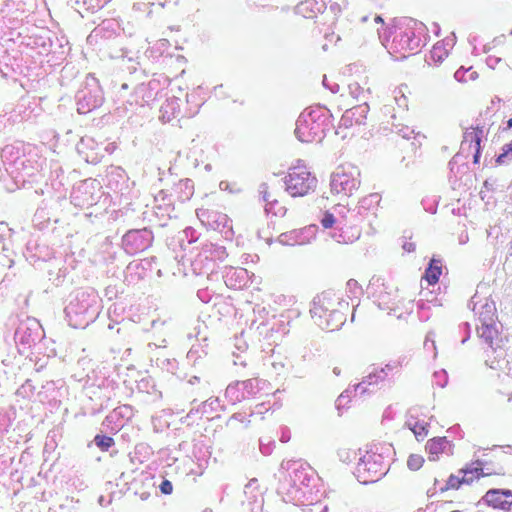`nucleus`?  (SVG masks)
<instances>
[{
	"mask_svg": "<svg viewBox=\"0 0 512 512\" xmlns=\"http://www.w3.org/2000/svg\"><path fill=\"white\" fill-rule=\"evenodd\" d=\"M375 20L376 21H382V18L380 16H377Z\"/></svg>",
	"mask_w": 512,
	"mask_h": 512,
	"instance_id": "obj_64",
	"label": "nucleus"
},
{
	"mask_svg": "<svg viewBox=\"0 0 512 512\" xmlns=\"http://www.w3.org/2000/svg\"><path fill=\"white\" fill-rule=\"evenodd\" d=\"M402 247L406 252H412L415 250V244L412 242L405 241Z\"/></svg>",
	"mask_w": 512,
	"mask_h": 512,
	"instance_id": "obj_43",
	"label": "nucleus"
},
{
	"mask_svg": "<svg viewBox=\"0 0 512 512\" xmlns=\"http://www.w3.org/2000/svg\"><path fill=\"white\" fill-rule=\"evenodd\" d=\"M483 465V461L478 459L472 462L469 466H466L460 470V473H463L462 478L451 474L446 482V485L440 489L441 492H445L449 489H458L464 483H471L473 481V477H469L468 475L470 474L476 475L477 478L490 475V472H484Z\"/></svg>",
	"mask_w": 512,
	"mask_h": 512,
	"instance_id": "obj_10",
	"label": "nucleus"
},
{
	"mask_svg": "<svg viewBox=\"0 0 512 512\" xmlns=\"http://www.w3.org/2000/svg\"><path fill=\"white\" fill-rule=\"evenodd\" d=\"M508 255L509 257H512V240L510 241L509 243V247H508Z\"/></svg>",
	"mask_w": 512,
	"mask_h": 512,
	"instance_id": "obj_54",
	"label": "nucleus"
},
{
	"mask_svg": "<svg viewBox=\"0 0 512 512\" xmlns=\"http://www.w3.org/2000/svg\"><path fill=\"white\" fill-rule=\"evenodd\" d=\"M82 3L87 11L92 12L104 6V4H102V0H83Z\"/></svg>",
	"mask_w": 512,
	"mask_h": 512,
	"instance_id": "obj_33",
	"label": "nucleus"
},
{
	"mask_svg": "<svg viewBox=\"0 0 512 512\" xmlns=\"http://www.w3.org/2000/svg\"><path fill=\"white\" fill-rule=\"evenodd\" d=\"M397 367V364H386L385 367L381 368L379 371H383V376H387L389 371H392L394 368Z\"/></svg>",
	"mask_w": 512,
	"mask_h": 512,
	"instance_id": "obj_42",
	"label": "nucleus"
},
{
	"mask_svg": "<svg viewBox=\"0 0 512 512\" xmlns=\"http://www.w3.org/2000/svg\"><path fill=\"white\" fill-rule=\"evenodd\" d=\"M153 241V234L150 230L137 229L128 231L122 239V244L125 251L129 254H136L142 252L151 246Z\"/></svg>",
	"mask_w": 512,
	"mask_h": 512,
	"instance_id": "obj_9",
	"label": "nucleus"
},
{
	"mask_svg": "<svg viewBox=\"0 0 512 512\" xmlns=\"http://www.w3.org/2000/svg\"><path fill=\"white\" fill-rule=\"evenodd\" d=\"M323 85H324L326 88H329V86H330L329 82L327 81L326 76H324V79H323Z\"/></svg>",
	"mask_w": 512,
	"mask_h": 512,
	"instance_id": "obj_56",
	"label": "nucleus"
},
{
	"mask_svg": "<svg viewBox=\"0 0 512 512\" xmlns=\"http://www.w3.org/2000/svg\"><path fill=\"white\" fill-rule=\"evenodd\" d=\"M459 75H460V70H457V71L455 72V78H456V79H459Z\"/></svg>",
	"mask_w": 512,
	"mask_h": 512,
	"instance_id": "obj_60",
	"label": "nucleus"
},
{
	"mask_svg": "<svg viewBox=\"0 0 512 512\" xmlns=\"http://www.w3.org/2000/svg\"><path fill=\"white\" fill-rule=\"evenodd\" d=\"M497 102H500V98H495V99L492 100V104L493 103H497Z\"/></svg>",
	"mask_w": 512,
	"mask_h": 512,
	"instance_id": "obj_62",
	"label": "nucleus"
},
{
	"mask_svg": "<svg viewBox=\"0 0 512 512\" xmlns=\"http://www.w3.org/2000/svg\"><path fill=\"white\" fill-rule=\"evenodd\" d=\"M317 178L304 167L290 169L284 178L285 190L292 197H303L317 187Z\"/></svg>",
	"mask_w": 512,
	"mask_h": 512,
	"instance_id": "obj_5",
	"label": "nucleus"
},
{
	"mask_svg": "<svg viewBox=\"0 0 512 512\" xmlns=\"http://www.w3.org/2000/svg\"><path fill=\"white\" fill-rule=\"evenodd\" d=\"M333 372H334V374H335V375H339V374H340V369H339V368H337V367H335V368L333 369Z\"/></svg>",
	"mask_w": 512,
	"mask_h": 512,
	"instance_id": "obj_58",
	"label": "nucleus"
},
{
	"mask_svg": "<svg viewBox=\"0 0 512 512\" xmlns=\"http://www.w3.org/2000/svg\"><path fill=\"white\" fill-rule=\"evenodd\" d=\"M511 160H512V140L503 146L502 152L496 158V163L499 165H502Z\"/></svg>",
	"mask_w": 512,
	"mask_h": 512,
	"instance_id": "obj_26",
	"label": "nucleus"
},
{
	"mask_svg": "<svg viewBox=\"0 0 512 512\" xmlns=\"http://www.w3.org/2000/svg\"><path fill=\"white\" fill-rule=\"evenodd\" d=\"M380 195L378 193H371L368 196L362 198L357 206V213L362 214V211H367L377 206L380 202Z\"/></svg>",
	"mask_w": 512,
	"mask_h": 512,
	"instance_id": "obj_22",
	"label": "nucleus"
},
{
	"mask_svg": "<svg viewBox=\"0 0 512 512\" xmlns=\"http://www.w3.org/2000/svg\"><path fill=\"white\" fill-rule=\"evenodd\" d=\"M318 110H310L300 114L296 121L295 136L300 142L310 143L321 140L324 126L319 122Z\"/></svg>",
	"mask_w": 512,
	"mask_h": 512,
	"instance_id": "obj_6",
	"label": "nucleus"
},
{
	"mask_svg": "<svg viewBox=\"0 0 512 512\" xmlns=\"http://www.w3.org/2000/svg\"><path fill=\"white\" fill-rule=\"evenodd\" d=\"M424 463V458L418 454H411L407 460V466L412 471L419 470Z\"/></svg>",
	"mask_w": 512,
	"mask_h": 512,
	"instance_id": "obj_30",
	"label": "nucleus"
},
{
	"mask_svg": "<svg viewBox=\"0 0 512 512\" xmlns=\"http://www.w3.org/2000/svg\"><path fill=\"white\" fill-rule=\"evenodd\" d=\"M486 365L489 366L491 369H498L499 368V361L493 360L489 362L486 360Z\"/></svg>",
	"mask_w": 512,
	"mask_h": 512,
	"instance_id": "obj_49",
	"label": "nucleus"
},
{
	"mask_svg": "<svg viewBox=\"0 0 512 512\" xmlns=\"http://www.w3.org/2000/svg\"><path fill=\"white\" fill-rule=\"evenodd\" d=\"M480 145L479 146H476V151L473 155V162L474 163H478L479 160H480V156H481V151H480Z\"/></svg>",
	"mask_w": 512,
	"mask_h": 512,
	"instance_id": "obj_45",
	"label": "nucleus"
},
{
	"mask_svg": "<svg viewBox=\"0 0 512 512\" xmlns=\"http://www.w3.org/2000/svg\"><path fill=\"white\" fill-rule=\"evenodd\" d=\"M442 273V264L440 260L432 258L425 270L424 279L429 285H434L438 282Z\"/></svg>",
	"mask_w": 512,
	"mask_h": 512,
	"instance_id": "obj_18",
	"label": "nucleus"
},
{
	"mask_svg": "<svg viewBox=\"0 0 512 512\" xmlns=\"http://www.w3.org/2000/svg\"><path fill=\"white\" fill-rule=\"evenodd\" d=\"M368 112L369 106L366 102L347 109L340 119L336 133L340 134V130L343 128L348 129L353 126L365 125Z\"/></svg>",
	"mask_w": 512,
	"mask_h": 512,
	"instance_id": "obj_12",
	"label": "nucleus"
},
{
	"mask_svg": "<svg viewBox=\"0 0 512 512\" xmlns=\"http://www.w3.org/2000/svg\"><path fill=\"white\" fill-rule=\"evenodd\" d=\"M347 306L348 303L342 301L336 293L325 291L314 298L310 314L319 328L334 331L345 323L346 316L342 308Z\"/></svg>",
	"mask_w": 512,
	"mask_h": 512,
	"instance_id": "obj_1",
	"label": "nucleus"
},
{
	"mask_svg": "<svg viewBox=\"0 0 512 512\" xmlns=\"http://www.w3.org/2000/svg\"><path fill=\"white\" fill-rule=\"evenodd\" d=\"M397 94L395 95V101L397 103V105L399 107H407V99L406 97L404 96V94L401 92V90H399L398 92H396Z\"/></svg>",
	"mask_w": 512,
	"mask_h": 512,
	"instance_id": "obj_41",
	"label": "nucleus"
},
{
	"mask_svg": "<svg viewBox=\"0 0 512 512\" xmlns=\"http://www.w3.org/2000/svg\"><path fill=\"white\" fill-rule=\"evenodd\" d=\"M96 295L90 294L85 291H80L76 294L75 298L65 307L67 316H86L88 319H93L97 313L96 308Z\"/></svg>",
	"mask_w": 512,
	"mask_h": 512,
	"instance_id": "obj_8",
	"label": "nucleus"
},
{
	"mask_svg": "<svg viewBox=\"0 0 512 512\" xmlns=\"http://www.w3.org/2000/svg\"><path fill=\"white\" fill-rule=\"evenodd\" d=\"M387 470L383 458L379 454L367 453L359 458L356 467V473L359 481L363 483H373L386 474Z\"/></svg>",
	"mask_w": 512,
	"mask_h": 512,
	"instance_id": "obj_7",
	"label": "nucleus"
},
{
	"mask_svg": "<svg viewBox=\"0 0 512 512\" xmlns=\"http://www.w3.org/2000/svg\"><path fill=\"white\" fill-rule=\"evenodd\" d=\"M392 133L402 137L403 139H410L414 134V130L408 126L402 124H392L391 128Z\"/></svg>",
	"mask_w": 512,
	"mask_h": 512,
	"instance_id": "obj_27",
	"label": "nucleus"
},
{
	"mask_svg": "<svg viewBox=\"0 0 512 512\" xmlns=\"http://www.w3.org/2000/svg\"><path fill=\"white\" fill-rule=\"evenodd\" d=\"M471 303L480 323V325H477L478 337L497 353L502 343V338L500 337L502 325L498 322L495 302L489 298L478 300V296L475 294L471 299Z\"/></svg>",
	"mask_w": 512,
	"mask_h": 512,
	"instance_id": "obj_2",
	"label": "nucleus"
},
{
	"mask_svg": "<svg viewBox=\"0 0 512 512\" xmlns=\"http://www.w3.org/2000/svg\"><path fill=\"white\" fill-rule=\"evenodd\" d=\"M353 388L346 389L336 400V407L339 409L341 406L345 405L348 402V398L352 393Z\"/></svg>",
	"mask_w": 512,
	"mask_h": 512,
	"instance_id": "obj_34",
	"label": "nucleus"
},
{
	"mask_svg": "<svg viewBox=\"0 0 512 512\" xmlns=\"http://www.w3.org/2000/svg\"><path fill=\"white\" fill-rule=\"evenodd\" d=\"M345 6V4L340 2L329 0V9L334 15L340 13Z\"/></svg>",
	"mask_w": 512,
	"mask_h": 512,
	"instance_id": "obj_39",
	"label": "nucleus"
},
{
	"mask_svg": "<svg viewBox=\"0 0 512 512\" xmlns=\"http://www.w3.org/2000/svg\"><path fill=\"white\" fill-rule=\"evenodd\" d=\"M332 93H337L339 91V85L337 83H333L328 88Z\"/></svg>",
	"mask_w": 512,
	"mask_h": 512,
	"instance_id": "obj_51",
	"label": "nucleus"
},
{
	"mask_svg": "<svg viewBox=\"0 0 512 512\" xmlns=\"http://www.w3.org/2000/svg\"><path fill=\"white\" fill-rule=\"evenodd\" d=\"M483 135H484L483 127H477L475 129H472L471 131H466L464 133L463 144L466 142H470V143L474 142L475 146H479Z\"/></svg>",
	"mask_w": 512,
	"mask_h": 512,
	"instance_id": "obj_24",
	"label": "nucleus"
},
{
	"mask_svg": "<svg viewBox=\"0 0 512 512\" xmlns=\"http://www.w3.org/2000/svg\"><path fill=\"white\" fill-rule=\"evenodd\" d=\"M335 223V217L332 213L325 212L322 219L321 224L324 228H331Z\"/></svg>",
	"mask_w": 512,
	"mask_h": 512,
	"instance_id": "obj_35",
	"label": "nucleus"
},
{
	"mask_svg": "<svg viewBox=\"0 0 512 512\" xmlns=\"http://www.w3.org/2000/svg\"><path fill=\"white\" fill-rule=\"evenodd\" d=\"M225 396L232 404L245 399V392H242L240 381L229 384L226 388Z\"/></svg>",
	"mask_w": 512,
	"mask_h": 512,
	"instance_id": "obj_19",
	"label": "nucleus"
},
{
	"mask_svg": "<svg viewBox=\"0 0 512 512\" xmlns=\"http://www.w3.org/2000/svg\"><path fill=\"white\" fill-rule=\"evenodd\" d=\"M507 127L505 129H511L512 128V118H510L508 121H507Z\"/></svg>",
	"mask_w": 512,
	"mask_h": 512,
	"instance_id": "obj_55",
	"label": "nucleus"
},
{
	"mask_svg": "<svg viewBox=\"0 0 512 512\" xmlns=\"http://www.w3.org/2000/svg\"><path fill=\"white\" fill-rule=\"evenodd\" d=\"M373 282H371L372 285H375L376 283L380 282V278H373L372 279Z\"/></svg>",
	"mask_w": 512,
	"mask_h": 512,
	"instance_id": "obj_59",
	"label": "nucleus"
},
{
	"mask_svg": "<svg viewBox=\"0 0 512 512\" xmlns=\"http://www.w3.org/2000/svg\"><path fill=\"white\" fill-rule=\"evenodd\" d=\"M5 173V166L3 165V161L0 159V181L3 179Z\"/></svg>",
	"mask_w": 512,
	"mask_h": 512,
	"instance_id": "obj_50",
	"label": "nucleus"
},
{
	"mask_svg": "<svg viewBox=\"0 0 512 512\" xmlns=\"http://www.w3.org/2000/svg\"><path fill=\"white\" fill-rule=\"evenodd\" d=\"M497 102H500V98H495V99L492 100V104L493 103H497Z\"/></svg>",
	"mask_w": 512,
	"mask_h": 512,
	"instance_id": "obj_61",
	"label": "nucleus"
},
{
	"mask_svg": "<svg viewBox=\"0 0 512 512\" xmlns=\"http://www.w3.org/2000/svg\"><path fill=\"white\" fill-rule=\"evenodd\" d=\"M512 497V491L508 489H491L485 496L484 501L494 508H500L502 510H509L512 501L509 498Z\"/></svg>",
	"mask_w": 512,
	"mask_h": 512,
	"instance_id": "obj_13",
	"label": "nucleus"
},
{
	"mask_svg": "<svg viewBox=\"0 0 512 512\" xmlns=\"http://www.w3.org/2000/svg\"><path fill=\"white\" fill-rule=\"evenodd\" d=\"M434 333L433 332H429L427 335H426V338H425V342H424V348L425 349H429V348H432L434 351L436 350V345H435V340H434Z\"/></svg>",
	"mask_w": 512,
	"mask_h": 512,
	"instance_id": "obj_38",
	"label": "nucleus"
},
{
	"mask_svg": "<svg viewBox=\"0 0 512 512\" xmlns=\"http://www.w3.org/2000/svg\"><path fill=\"white\" fill-rule=\"evenodd\" d=\"M159 489H160L161 493H163L165 495H169L173 491V485L169 480L165 479L161 482Z\"/></svg>",
	"mask_w": 512,
	"mask_h": 512,
	"instance_id": "obj_37",
	"label": "nucleus"
},
{
	"mask_svg": "<svg viewBox=\"0 0 512 512\" xmlns=\"http://www.w3.org/2000/svg\"><path fill=\"white\" fill-rule=\"evenodd\" d=\"M500 60H501L500 58H492V57H490V58L488 59V64H489V65L496 64V63H498Z\"/></svg>",
	"mask_w": 512,
	"mask_h": 512,
	"instance_id": "obj_53",
	"label": "nucleus"
},
{
	"mask_svg": "<svg viewBox=\"0 0 512 512\" xmlns=\"http://www.w3.org/2000/svg\"><path fill=\"white\" fill-rule=\"evenodd\" d=\"M270 365L276 375H281L285 370V364L282 361H272Z\"/></svg>",
	"mask_w": 512,
	"mask_h": 512,
	"instance_id": "obj_40",
	"label": "nucleus"
},
{
	"mask_svg": "<svg viewBox=\"0 0 512 512\" xmlns=\"http://www.w3.org/2000/svg\"><path fill=\"white\" fill-rule=\"evenodd\" d=\"M338 456H339L341 461H343V462H350L352 460V456H353V458H355L356 453L352 452V451H350L348 449H341V450L338 451Z\"/></svg>",
	"mask_w": 512,
	"mask_h": 512,
	"instance_id": "obj_36",
	"label": "nucleus"
},
{
	"mask_svg": "<svg viewBox=\"0 0 512 512\" xmlns=\"http://www.w3.org/2000/svg\"><path fill=\"white\" fill-rule=\"evenodd\" d=\"M23 327H19L16 330L15 336L19 338L21 341H24V337L22 336Z\"/></svg>",
	"mask_w": 512,
	"mask_h": 512,
	"instance_id": "obj_52",
	"label": "nucleus"
},
{
	"mask_svg": "<svg viewBox=\"0 0 512 512\" xmlns=\"http://www.w3.org/2000/svg\"><path fill=\"white\" fill-rule=\"evenodd\" d=\"M360 170L350 163L340 165L331 175V192L349 197L360 187Z\"/></svg>",
	"mask_w": 512,
	"mask_h": 512,
	"instance_id": "obj_3",
	"label": "nucleus"
},
{
	"mask_svg": "<svg viewBox=\"0 0 512 512\" xmlns=\"http://www.w3.org/2000/svg\"><path fill=\"white\" fill-rule=\"evenodd\" d=\"M371 5L382 8L387 0H368Z\"/></svg>",
	"mask_w": 512,
	"mask_h": 512,
	"instance_id": "obj_46",
	"label": "nucleus"
},
{
	"mask_svg": "<svg viewBox=\"0 0 512 512\" xmlns=\"http://www.w3.org/2000/svg\"><path fill=\"white\" fill-rule=\"evenodd\" d=\"M405 426L414 433L418 441L423 440L428 434L427 423L417 420L412 409L408 412Z\"/></svg>",
	"mask_w": 512,
	"mask_h": 512,
	"instance_id": "obj_16",
	"label": "nucleus"
},
{
	"mask_svg": "<svg viewBox=\"0 0 512 512\" xmlns=\"http://www.w3.org/2000/svg\"><path fill=\"white\" fill-rule=\"evenodd\" d=\"M383 372H384V370L383 371L374 370V371L370 372L366 377H364L360 383L353 385V392L355 393V395H357V394L364 395L365 393H367L369 391L368 386L376 385L379 382L384 381L385 376H383Z\"/></svg>",
	"mask_w": 512,
	"mask_h": 512,
	"instance_id": "obj_14",
	"label": "nucleus"
},
{
	"mask_svg": "<svg viewBox=\"0 0 512 512\" xmlns=\"http://www.w3.org/2000/svg\"><path fill=\"white\" fill-rule=\"evenodd\" d=\"M257 483V479H251L248 484H246L245 486V489H244V493L247 494L248 493V490L251 489L255 484Z\"/></svg>",
	"mask_w": 512,
	"mask_h": 512,
	"instance_id": "obj_48",
	"label": "nucleus"
},
{
	"mask_svg": "<svg viewBox=\"0 0 512 512\" xmlns=\"http://www.w3.org/2000/svg\"><path fill=\"white\" fill-rule=\"evenodd\" d=\"M300 235H301V232H299L297 230H292L289 232L281 233L278 236L277 241L282 245H290V246H294L296 244H302L303 242L299 240Z\"/></svg>",
	"mask_w": 512,
	"mask_h": 512,
	"instance_id": "obj_23",
	"label": "nucleus"
},
{
	"mask_svg": "<svg viewBox=\"0 0 512 512\" xmlns=\"http://www.w3.org/2000/svg\"><path fill=\"white\" fill-rule=\"evenodd\" d=\"M75 100L79 114H87L100 107L104 97L98 79L89 74L84 85L77 91Z\"/></svg>",
	"mask_w": 512,
	"mask_h": 512,
	"instance_id": "obj_4",
	"label": "nucleus"
},
{
	"mask_svg": "<svg viewBox=\"0 0 512 512\" xmlns=\"http://www.w3.org/2000/svg\"><path fill=\"white\" fill-rule=\"evenodd\" d=\"M281 440L282 442H286L289 440V436L283 434Z\"/></svg>",
	"mask_w": 512,
	"mask_h": 512,
	"instance_id": "obj_57",
	"label": "nucleus"
},
{
	"mask_svg": "<svg viewBox=\"0 0 512 512\" xmlns=\"http://www.w3.org/2000/svg\"><path fill=\"white\" fill-rule=\"evenodd\" d=\"M350 93L355 97L358 98V95L356 92L360 91V87L357 83L349 85Z\"/></svg>",
	"mask_w": 512,
	"mask_h": 512,
	"instance_id": "obj_44",
	"label": "nucleus"
},
{
	"mask_svg": "<svg viewBox=\"0 0 512 512\" xmlns=\"http://www.w3.org/2000/svg\"><path fill=\"white\" fill-rule=\"evenodd\" d=\"M12 235V229H10L7 225H5L3 222H1L0 226V244H2L1 249L3 252L4 257L7 258V262L9 263V266L13 263V260L10 258L9 254V246L6 243V240L10 241Z\"/></svg>",
	"mask_w": 512,
	"mask_h": 512,
	"instance_id": "obj_20",
	"label": "nucleus"
},
{
	"mask_svg": "<svg viewBox=\"0 0 512 512\" xmlns=\"http://www.w3.org/2000/svg\"><path fill=\"white\" fill-rule=\"evenodd\" d=\"M94 443L102 451H108V449L114 445V439L106 435H96L94 438Z\"/></svg>",
	"mask_w": 512,
	"mask_h": 512,
	"instance_id": "obj_28",
	"label": "nucleus"
},
{
	"mask_svg": "<svg viewBox=\"0 0 512 512\" xmlns=\"http://www.w3.org/2000/svg\"><path fill=\"white\" fill-rule=\"evenodd\" d=\"M0 159L3 161L7 173H10V168L24 167L28 161L24 153V145L21 142L6 145L1 151ZM13 172L12 170L11 173Z\"/></svg>",
	"mask_w": 512,
	"mask_h": 512,
	"instance_id": "obj_11",
	"label": "nucleus"
},
{
	"mask_svg": "<svg viewBox=\"0 0 512 512\" xmlns=\"http://www.w3.org/2000/svg\"><path fill=\"white\" fill-rule=\"evenodd\" d=\"M447 447H451V444L446 437H437L428 440L426 450L429 454V460H438V455L445 452Z\"/></svg>",
	"mask_w": 512,
	"mask_h": 512,
	"instance_id": "obj_17",
	"label": "nucleus"
},
{
	"mask_svg": "<svg viewBox=\"0 0 512 512\" xmlns=\"http://www.w3.org/2000/svg\"><path fill=\"white\" fill-rule=\"evenodd\" d=\"M327 8L326 0H310L305 3H301L297 7L298 13H304L306 10H310L314 13H322Z\"/></svg>",
	"mask_w": 512,
	"mask_h": 512,
	"instance_id": "obj_21",
	"label": "nucleus"
},
{
	"mask_svg": "<svg viewBox=\"0 0 512 512\" xmlns=\"http://www.w3.org/2000/svg\"><path fill=\"white\" fill-rule=\"evenodd\" d=\"M454 43V35L451 39L447 38L442 42L436 43L430 52V59L435 63H441L448 56L449 50L454 46Z\"/></svg>",
	"mask_w": 512,
	"mask_h": 512,
	"instance_id": "obj_15",
	"label": "nucleus"
},
{
	"mask_svg": "<svg viewBox=\"0 0 512 512\" xmlns=\"http://www.w3.org/2000/svg\"><path fill=\"white\" fill-rule=\"evenodd\" d=\"M110 0H102V4L106 5Z\"/></svg>",
	"mask_w": 512,
	"mask_h": 512,
	"instance_id": "obj_63",
	"label": "nucleus"
},
{
	"mask_svg": "<svg viewBox=\"0 0 512 512\" xmlns=\"http://www.w3.org/2000/svg\"><path fill=\"white\" fill-rule=\"evenodd\" d=\"M242 392H245V398L255 395L259 391V381L257 379H248L240 381Z\"/></svg>",
	"mask_w": 512,
	"mask_h": 512,
	"instance_id": "obj_25",
	"label": "nucleus"
},
{
	"mask_svg": "<svg viewBox=\"0 0 512 512\" xmlns=\"http://www.w3.org/2000/svg\"><path fill=\"white\" fill-rule=\"evenodd\" d=\"M259 193L264 202H266V211H269L268 206H272L274 203H277V200L272 197L270 192L268 191L267 183H261L259 186Z\"/></svg>",
	"mask_w": 512,
	"mask_h": 512,
	"instance_id": "obj_29",
	"label": "nucleus"
},
{
	"mask_svg": "<svg viewBox=\"0 0 512 512\" xmlns=\"http://www.w3.org/2000/svg\"><path fill=\"white\" fill-rule=\"evenodd\" d=\"M234 274L237 276V278L242 279L247 275V270L246 269L234 270Z\"/></svg>",
	"mask_w": 512,
	"mask_h": 512,
	"instance_id": "obj_47",
	"label": "nucleus"
},
{
	"mask_svg": "<svg viewBox=\"0 0 512 512\" xmlns=\"http://www.w3.org/2000/svg\"><path fill=\"white\" fill-rule=\"evenodd\" d=\"M433 377L436 385H438L441 388H444L448 383V375L445 370L435 372Z\"/></svg>",
	"mask_w": 512,
	"mask_h": 512,
	"instance_id": "obj_32",
	"label": "nucleus"
},
{
	"mask_svg": "<svg viewBox=\"0 0 512 512\" xmlns=\"http://www.w3.org/2000/svg\"><path fill=\"white\" fill-rule=\"evenodd\" d=\"M15 171L22 172L23 176L31 177L35 174V171H37V167L33 165V162L31 159H28V161L25 163V166H20V168H14Z\"/></svg>",
	"mask_w": 512,
	"mask_h": 512,
	"instance_id": "obj_31",
	"label": "nucleus"
}]
</instances>
